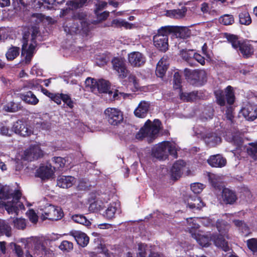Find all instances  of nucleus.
Wrapping results in <instances>:
<instances>
[{
    "label": "nucleus",
    "mask_w": 257,
    "mask_h": 257,
    "mask_svg": "<svg viewBox=\"0 0 257 257\" xmlns=\"http://www.w3.org/2000/svg\"><path fill=\"white\" fill-rule=\"evenodd\" d=\"M42 83L41 79H33L25 82L24 87L33 90H40L42 88L41 84Z\"/></svg>",
    "instance_id": "obj_36"
},
{
    "label": "nucleus",
    "mask_w": 257,
    "mask_h": 257,
    "mask_svg": "<svg viewBox=\"0 0 257 257\" xmlns=\"http://www.w3.org/2000/svg\"><path fill=\"white\" fill-rule=\"evenodd\" d=\"M30 32H25L22 39V55L25 57L26 63H30L34 53L36 43L35 38L39 32L38 29L36 27L32 28Z\"/></svg>",
    "instance_id": "obj_3"
},
{
    "label": "nucleus",
    "mask_w": 257,
    "mask_h": 257,
    "mask_svg": "<svg viewBox=\"0 0 257 257\" xmlns=\"http://www.w3.org/2000/svg\"><path fill=\"white\" fill-rule=\"evenodd\" d=\"M88 0H72L68 1L66 5L69 9L76 10L82 7Z\"/></svg>",
    "instance_id": "obj_39"
},
{
    "label": "nucleus",
    "mask_w": 257,
    "mask_h": 257,
    "mask_svg": "<svg viewBox=\"0 0 257 257\" xmlns=\"http://www.w3.org/2000/svg\"><path fill=\"white\" fill-rule=\"evenodd\" d=\"M248 248L252 251L257 252V238H251L247 240Z\"/></svg>",
    "instance_id": "obj_57"
},
{
    "label": "nucleus",
    "mask_w": 257,
    "mask_h": 257,
    "mask_svg": "<svg viewBox=\"0 0 257 257\" xmlns=\"http://www.w3.org/2000/svg\"><path fill=\"white\" fill-rule=\"evenodd\" d=\"M59 248L63 251H69L73 249V243L67 240L62 241L59 246Z\"/></svg>",
    "instance_id": "obj_54"
},
{
    "label": "nucleus",
    "mask_w": 257,
    "mask_h": 257,
    "mask_svg": "<svg viewBox=\"0 0 257 257\" xmlns=\"http://www.w3.org/2000/svg\"><path fill=\"white\" fill-rule=\"evenodd\" d=\"M233 222L235 225L239 228V230L242 233V235L246 236L250 233L249 228L241 221L239 220H234Z\"/></svg>",
    "instance_id": "obj_43"
},
{
    "label": "nucleus",
    "mask_w": 257,
    "mask_h": 257,
    "mask_svg": "<svg viewBox=\"0 0 257 257\" xmlns=\"http://www.w3.org/2000/svg\"><path fill=\"white\" fill-rule=\"evenodd\" d=\"M241 113L247 120L253 121L257 118V105L247 103L240 110Z\"/></svg>",
    "instance_id": "obj_15"
},
{
    "label": "nucleus",
    "mask_w": 257,
    "mask_h": 257,
    "mask_svg": "<svg viewBox=\"0 0 257 257\" xmlns=\"http://www.w3.org/2000/svg\"><path fill=\"white\" fill-rule=\"evenodd\" d=\"M70 234L75 239L77 243L82 247L86 246L89 240V237L84 232L80 231L72 230Z\"/></svg>",
    "instance_id": "obj_24"
},
{
    "label": "nucleus",
    "mask_w": 257,
    "mask_h": 257,
    "mask_svg": "<svg viewBox=\"0 0 257 257\" xmlns=\"http://www.w3.org/2000/svg\"><path fill=\"white\" fill-rule=\"evenodd\" d=\"M81 23L80 20H71L68 23L64 24L63 27L65 32L67 34L73 35L77 33L79 28V23Z\"/></svg>",
    "instance_id": "obj_27"
},
{
    "label": "nucleus",
    "mask_w": 257,
    "mask_h": 257,
    "mask_svg": "<svg viewBox=\"0 0 257 257\" xmlns=\"http://www.w3.org/2000/svg\"><path fill=\"white\" fill-rule=\"evenodd\" d=\"M219 21L224 25H229L234 23V18L232 15L226 14L221 16Z\"/></svg>",
    "instance_id": "obj_49"
},
{
    "label": "nucleus",
    "mask_w": 257,
    "mask_h": 257,
    "mask_svg": "<svg viewBox=\"0 0 257 257\" xmlns=\"http://www.w3.org/2000/svg\"><path fill=\"white\" fill-rule=\"evenodd\" d=\"M43 3H39V8H41L43 4L47 5V8L49 9L53 8L54 6H56L57 5H62L64 4L65 0H41Z\"/></svg>",
    "instance_id": "obj_44"
},
{
    "label": "nucleus",
    "mask_w": 257,
    "mask_h": 257,
    "mask_svg": "<svg viewBox=\"0 0 257 257\" xmlns=\"http://www.w3.org/2000/svg\"><path fill=\"white\" fill-rule=\"evenodd\" d=\"M20 54V48L12 46L9 48L6 53V57L8 61H12L17 58Z\"/></svg>",
    "instance_id": "obj_38"
},
{
    "label": "nucleus",
    "mask_w": 257,
    "mask_h": 257,
    "mask_svg": "<svg viewBox=\"0 0 257 257\" xmlns=\"http://www.w3.org/2000/svg\"><path fill=\"white\" fill-rule=\"evenodd\" d=\"M27 215L32 222L36 223L37 222L38 216L33 209L29 210L27 212Z\"/></svg>",
    "instance_id": "obj_62"
},
{
    "label": "nucleus",
    "mask_w": 257,
    "mask_h": 257,
    "mask_svg": "<svg viewBox=\"0 0 257 257\" xmlns=\"http://www.w3.org/2000/svg\"><path fill=\"white\" fill-rule=\"evenodd\" d=\"M171 32L170 26L162 27L158 30L157 34L154 36V45L159 50L165 52L168 49V35Z\"/></svg>",
    "instance_id": "obj_7"
},
{
    "label": "nucleus",
    "mask_w": 257,
    "mask_h": 257,
    "mask_svg": "<svg viewBox=\"0 0 257 257\" xmlns=\"http://www.w3.org/2000/svg\"><path fill=\"white\" fill-rule=\"evenodd\" d=\"M150 107L149 101L142 100L134 110V114L140 118L145 117L149 111Z\"/></svg>",
    "instance_id": "obj_23"
},
{
    "label": "nucleus",
    "mask_w": 257,
    "mask_h": 257,
    "mask_svg": "<svg viewBox=\"0 0 257 257\" xmlns=\"http://www.w3.org/2000/svg\"><path fill=\"white\" fill-rule=\"evenodd\" d=\"M186 7H182L181 9L173 10L167 12L168 15L173 18L181 19L185 17L187 12Z\"/></svg>",
    "instance_id": "obj_35"
},
{
    "label": "nucleus",
    "mask_w": 257,
    "mask_h": 257,
    "mask_svg": "<svg viewBox=\"0 0 257 257\" xmlns=\"http://www.w3.org/2000/svg\"><path fill=\"white\" fill-rule=\"evenodd\" d=\"M247 152L252 158L257 159V143L250 144L247 149Z\"/></svg>",
    "instance_id": "obj_52"
},
{
    "label": "nucleus",
    "mask_w": 257,
    "mask_h": 257,
    "mask_svg": "<svg viewBox=\"0 0 257 257\" xmlns=\"http://www.w3.org/2000/svg\"><path fill=\"white\" fill-rule=\"evenodd\" d=\"M113 69L117 71L119 76L122 78L127 76L128 71L127 70L124 59L122 58L116 57L112 60Z\"/></svg>",
    "instance_id": "obj_17"
},
{
    "label": "nucleus",
    "mask_w": 257,
    "mask_h": 257,
    "mask_svg": "<svg viewBox=\"0 0 257 257\" xmlns=\"http://www.w3.org/2000/svg\"><path fill=\"white\" fill-rule=\"evenodd\" d=\"M180 96L182 100L186 101H193L200 97L198 92L195 91L190 93H180Z\"/></svg>",
    "instance_id": "obj_42"
},
{
    "label": "nucleus",
    "mask_w": 257,
    "mask_h": 257,
    "mask_svg": "<svg viewBox=\"0 0 257 257\" xmlns=\"http://www.w3.org/2000/svg\"><path fill=\"white\" fill-rule=\"evenodd\" d=\"M199 219L189 218L186 219L187 226L186 229L191 234L192 237L195 238L197 242L202 246L207 247L209 245L210 242L212 240L217 247L221 248L225 251L229 250V247L225 238H228V231L230 226L228 223L222 220H218L216 222V227L219 232V235H212L209 237L201 233V231L197 230L199 225L197 221Z\"/></svg>",
    "instance_id": "obj_1"
},
{
    "label": "nucleus",
    "mask_w": 257,
    "mask_h": 257,
    "mask_svg": "<svg viewBox=\"0 0 257 257\" xmlns=\"http://www.w3.org/2000/svg\"><path fill=\"white\" fill-rule=\"evenodd\" d=\"M42 155L43 153L40 148L39 145L35 144L34 145H31L28 149L24 152L23 157L26 160L31 161L38 159Z\"/></svg>",
    "instance_id": "obj_16"
},
{
    "label": "nucleus",
    "mask_w": 257,
    "mask_h": 257,
    "mask_svg": "<svg viewBox=\"0 0 257 257\" xmlns=\"http://www.w3.org/2000/svg\"><path fill=\"white\" fill-rule=\"evenodd\" d=\"M72 220L78 223L88 226L91 224L90 221L83 215L75 214L72 216Z\"/></svg>",
    "instance_id": "obj_46"
},
{
    "label": "nucleus",
    "mask_w": 257,
    "mask_h": 257,
    "mask_svg": "<svg viewBox=\"0 0 257 257\" xmlns=\"http://www.w3.org/2000/svg\"><path fill=\"white\" fill-rule=\"evenodd\" d=\"M53 161L54 163L55 166L54 167V169L55 168L57 169H61L64 167L66 164V160L64 158L57 157H54L53 159Z\"/></svg>",
    "instance_id": "obj_51"
},
{
    "label": "nucleus",
    "mask_w": 257,
    "mask_h": 257,
    "mask_svg": "<svg viewBox=\"0 0 257 257\" xmlns=\"http://www.w3.org/2000/svg\"><path fill=\"white\" fill-rule=\"evenodd\" d=\"M13 222L15 227L18 229H23L26 227V220L23 218H16Z\"/></svg>",
    "instance_id": "obj_58"
},
{
    "label": "nucleus",
    "mask_w": 257,
    "mask_h": 257,
    "mask_svg": "<svg viewBox=\"0 0 257 257\" xmlns=\"http://www.w3.org/2000/svg\"><path fill=\"white\" fill-rule=\"evenodd\" d=\"M236 147L239 148L242 143V138L240 134L233 136L230 141Z\"/></svg>",
    "instance_id": "obj_59"
},
{
    "label": "nucleus",
    "mask_w": 257,
    "mask_h": 257,
    "mask_svg": "<svg viewBox=\"0 0 257 257\" xmlns=\"http://www.w3.org/2000/svg\"><path fill=\"white\" fill-rule=\"evenodd\" d=\"M28 246L32 245L34 250L37 254H47L49 253V249L45 246V242L42 239L36 237H32L27 239Z\"/></svg>",
    "instance_id": "obj_12"
},
{
    "label": "nucleus",
    "mask_w": 257,
    "mask_h": 257,
    "mask_svg": "<svg viewBox=\"0 0 257 257\" xmlns=\"http://www.w3.org/2000/svg\"><path fill=\"white\" fill-rule=\"evenodd\" d=\"M217 102L221 106H224L225 104V100L229 104H232L234 101V95L233 88L230 86H228L223 91L221 90H217L215 91Z\"/></svg>",
    "instance_id": "obj_9"
},
{
    "label": "nucleus",
    "mask_w": 257,
    "mask_h": 257,
    "mask_svg": "<svg viewBox=\"0 0 257 257\" xmlns=\"http://www.w3.org/2000/svg\"><path fill=\"white\" fill-rule=\"evenodd\" d=\"M106 94L108 96L107 97L110 101L118 100L120 99L121 97L125 98L129 96L128 94L119 92L116 89L108 91Z\"/></svg>",
    "instance_id": "obj_33"
},
{
    "label": "nucleus",
    "mask_w": 257,
    "mask_h": 257,
    "mask_svg": "<svg viewBox=\"0 0 257 257\" xmlns=\"http://www.w3.org/2000/svg\"><path fill=\"white\" fill-rule=\"evenodd\" d=\"M170 27L171 28V32H174L176 37L184 39L188 37L190 35V31L187 27L171 26Z\"/></svg>",
    "instance_id": "obj_30"
},
{
    "label": "nucleus",
    "mask_w": 257,
    "mask_h": 257,
    "mask_svg": "<svg viewBox=\"0 0 257 257\" xmlns=\"http://www.w3.org/2000/svg\"><path fill=\"white\" fill-rule=\"evenodd\" d=\"M239 23L242 25H249L251 23L250 15L246 10H244L239 14Z\"/></svg>",
    "instance_id": "obj_41"
},
{
    "label": "nucleus",
    "mask_w": 257,
    "mask_h": 257,
    "mask_svg": "<svg viewBox=\"0 0 257 257\" xmlns=\"http://www.w3.org/2000/svg\"><path fill=\"white\" fill-rule=\"evenodd\" d=\"M225 37L232 47L236 50L238 49L243 57L247 58L253 54V48L251 45L246 42H241L236 36L226 33Z\"/></svg>",
    "instance_id": "obj_6"
},
{
    "label": "nucleus",
    "mask_w": 257,
    "mask_h": 257,
    "mask_svg": "<svg viewBox=\"0 0 257 257\" xmlns=\"http://www.w3.org/2000/svg\"><path fill=\"white\" fill-rule=\"evenodd\" d=\"M181 76L178 72H175L173 78V88L175 89H180L181 87Z\"/></svg>",
    "instance_id": "obj_53"
},
{
    "label": "nucleus",
    "mask_w": 257,
    "mask_h": 257,
    "mask_svg": "<svg viewBox=\"0 0 257 257\" xmlns=\"http://www.w3.org/2000/svg\"><path fill=\"white\" fill-rule=\"evenodd\" d=\"M197 136L198 137H201L206 144L211 147H215L221 143V138L216 133H207L204 134L202 132H197Z\"/></svg>",
    "instance_id": "obj_14"
},
{
    "label": "nucleus",
    "mask_w": 257,
    "mask_h": 257,
    "mask_svg": "<svg viewBox=\"0 0 257 257\" xmlns=\"http://www.w3.org/2000/svg\"><path fill=\"white\" fill-rule=\"evenodd\" d=\"M177 151L178 148L175 143L166 141L154 147L152 149V155L158 159L164 160L167 158L169 154L177 158Z\"/></svg>",
    "instance_id": "obj_5"
},
{
    "label": "nucleus",
    "mask_w": 257,
    "mask_h": 257,
    "mask_svg": "<svg viewBox=\"0 0 257 257\" xmlns=\"http://www.w3.org/2000/svg\"><path fill=\"white\" fill-rule=\"evenodd\" d=\"M104 113L105 118L111 125H117L123 121V112L117 108L108 107L104 110Z\"/></svg>",
    "instance_id": "obj_10"
},
{
    "label": "nucleus",
    "mask_w": 257,
    "mask_h": 257,
    "mask_svg": "<svg viewBox=\"0 0 257 257\" xmlns=\"http://www.w3.org/2000/svg\"><path fill=\"white\" fill-rule=\"evenodd\" d=\"M222 196L223 201L228 204H232L236 200V196L235 193L228 188L223 189Z\"/></svg>",
    "instance_id": "obj_31"
},
{
    "label": "nucleus",
    "mask_w": 257,
    "mask_h": 257,
    "mask_svg": "<svg viewBox=\"0 0 257 257\" xmlns=\"http://www.w3.org/2000/svg\"><path fill=\"white\" fill-rule=\"evenodd\" d=\"M128 87L133 91H136L140 88V85L136 76L130 74L128 77Z\"/></svg>",
    "instance_id": "obj_45"
},
{
    "label": "nucleus",
    "mask_w": 257,
    "mask_h": 257,
    "mask_svg": "<svg viewBox=\"0 0 257 257\" xmlns=\"http://www.w3.org/2000/svg\"><path fill=\"white\" fill-rule=\"evenodd\" d=\"M21 95L22 99L28 104L36 105L39 102V99L32 91L27 92Z\"/></svg>",
    "instance_id": "obj_32"
},
{
    "label": "nucleus",
    "mask_w": 257,
    "mask_h": 257,
    "mask_svg": "<svg viewBox=\"0 0 257 257\" xmlns=\"http://www.w3.org/2000/svg\"><path fill=\"white\" fill-rule=\"evenodd\" d=\"M109 197L107 194H101L97 198L96 201L90 204L89 209L93 211H100L103 208L105 204L107 203Z\"/></svg>",
    "instance_id": "obj_22"
},
{
    "label": "nucleus",
    "mask_w": 257,
    "mask_h": 257,
    "mask_svg": "<svg viewBox=\"0 0 257 257\" xmlns=\"http://www.w3.org/2000/svg\"><path fill=\"white\" fill-rule=\"evenodd\" d=\"M76 179L70 176H59L57 178V185L62 188H68L75 183Z\"/></svg>",
    "instance_id": "obj_25"
},
{
    "label": "nucleus",
    "mask_w": 257,
    "mask_h": 257,
    "mask_svg": "<svg viewBox=\"0 0 257 257\" xmlns=\"http://www.w3.org/2000/svg\"><path fill=\"white\" fill-rule=\"evenodd\" d=\"M85 86L91 91L96 93V88L97 85V81L91 78H87L85 80Z\"/></svg>",
    "instance_id": "obj_47"
},
{
    "label": "nucleus",
    "mask_w": 257,
    "mask_h": 257,
    "mask_svg": "<svg viewBox=\"0 0 257 257\" xmlns=\"http://www.w3.org/2000/svg\"><path fill=\"white\" fill-rule=\"evenodd\" d=\"M22 193L19 190H13L9 186L0 188V199L8 200L5 204V209L9 214L18 215L19 210L24 209L20 201Z\"/></svg>",
    "instance_id": "obj_2"
},
{
    "label": "nucleus",
    "mask_w": 257,
    "mask_h": 257,
    "mask_svg": "<svg viewBox=\"0 0 257 257\" xmlns=\"http://www.w3.org/2000/svg\"><path fill=\"white\" fill-rule=\"evenodd\" d=\"M95 13L97 17L98 22H100L105 20L109 16V13L107 11H104L101 13H99V11H95Z\"/></svg>",
    "instance_id": "obj_60"
},
{
    "label": "nucleus",
    "mask_w": 257,
    "mask_h": 257,
    "mask_svg": "<svg viewBox=\"0 0 257 257\" xmlns=\"http://www.w3.org/2000/svg\"><path fill=\"white\" fill-rule=\"evenodd\" d=\"M6 235L10 237L12 235V228L6 222L0 219V236Z\"/></svg>",
    "instance_id": "obj_40"
},
{
    "label": "nucleus",
    "mask_w": 257,
    "mask_h": 257,
    "mask_svg": "<svg viewBox=\"0 0 257 257\" xmlns=\"http://www.w3.org/2000/svg\"><path fill=\"white\" fill-rule=\"evenodd\" d=\"M186 203L187 206L192 209L200 210L205 206L200 198L198 197H189Z\"/></svg>",
    "instance_id": "obj_28"
},
{
    "label": "nucleus",
    "mask_w": 257,
    "mask_h": 257,
    "mask_svg": "<svg viewBox=\"0 0 257 257\" xmlns=\"http://www.w3.org/2000/svg\"><path fill=\"white\" fill-rule=\"evenodd\" d=\"M12 132L8 126L3 124H0V135L10 137L12 135Z\"/></svg>",
    "instance_id": "obj_64"
},
{
    "label": "nucleus",
    "mask_w": 257,
    "mask_h": 257,
    "mask_svg": "<svg viewBox=\"0 0 257 257\" xmlns=\"http://www.w3.org/2000/svg\"><path fill=\"white\" fill-rule=\"evenodd\" d=\"M12 131L23 137L29 136L33 133V131L28 125L21 120H18L14 123Z\"/></svg>",
    "instance_id": "obj_18"
},
{
    "label": "nucleus",
    "mask_w": 257,
    "mask_h": 257,
    "mask_svg": "<svg viewBox=\"0 0 257 257\" xmlns=\"http://www.w3.org/2000/svg\"><path fill=\"white\" fill-rule=\"evenodd\" d=\"M54 174V169L51 165L48 164L41 166L36 172L37 176L43 180L50 179Z\"/></svg>",
    "instance_id": "obj_20"
},
{
    "label": "nucleus",
    "mask_w": 257,
    "mask_h": 257,
    "mask_svg": "<svg viewBox=\"0 0 257 257\" xmlns=\"http://www.w3.org/2000/svg\"><path fill=\"white\" fill-rule=\"evenodd\" d=\"M160 125L161 122L158 119H155L153 122L149 119L147 120L136 134V138L140 140L146 139L148 142H152L158 136Z\"/></svg>",
    "instance_id": "obj_4"
},
{
    "label": "nucleus",
    "mask_w": 257,
    "mask_h": 257,
    "mask_svg": "<svg viewBox=\"0 0 257 257\" xmlns=\"http://www.w3.org/2000/svg\"><path fill=\"white\" fill-rule=\"evenodd\" d=\"M225 115L226 119L228 120L229 122L230 123H232L234 116L232 106H229L227 108Z\"/></svg>",
    "instance_id": "obj_61"
},
{
    "label": "nucleus",
    "mask_w": 257,
    "mask_h": 257,
    "mask_svg": "<svg viewBox=\"0 0 257 257\" xmlns=\"http://www.w3.org/2000/svg\"><path fill=\"white\" fill-rule=\"evenodd\" d=\"M38 214L42 220L46 219L57 220L61 219L63 215L60 208L52 205H49L44 209H41Z\"/></svg>",
    "instance_id": "obj_8"
},
{
    "label": "nucleus",
    "mask_w": 257,
    "mask_h": 257,
    "mask_svg": "<svg viewBox=\"0 0 257 257\" xmlns=\"http://www.w3.org/2000/svg\"><path fill=\"white\" fill-rule=\"evenodd\" d=\"M185 165L182 160H178L173 164L169 172L172 180L176 181L181 177Z\"/></svg>",
    "instance_id": "obj_19"
},
{
    "label": "nucleus",
    "mask_w": 257,
    "mask_h": 257,
    "mask_svg": "<svg viewBox=\"0 0 257 257\" xmlns=\"http://www.w3.org/2000/svg\"><path fill=\"white\" fill-rule=\"evenodd\" d=\"M62 101L70 108H72L74 107V102L73 100H72L70 96L69 95L64 94L63 96H62Z\"/></svg>",
    "instance_id": "obj_63"
},
{
    "label": "nucleus",
    "mask_w": 257,
    "mask_h": 257,
    "mask_svg": "<svg viewBox=\"0 0 257 257\" xmlns=\"http://www.w3.org/2000/svg\"><path fill=\"white\" fill-rule=\"evenodd\" d=\"M128 64L133 67H141L146 61L145 56L140 52H133L128 54Z\"/></svg>",
    "instance_id": "obj_13"
},
{
    "label": "nucleus",
    "mask_w": 257,
    "mask_h": 257,
    "mask_svg": "<svg viewBox=\"0 0 257 257\" xmlns=\"http://www.w3.org/2000/svg\"><path fill=\"white\" fill-rule=\"evenodd\" d=\"M120 213V204L118 202L111 203L103 213V216L107 219L111 220L115 217V214Z\"/></svg>",
    "instance_id": "obj_21"
},
{
    "label": "nucleus",
    "mask_w": 257,
    "mask_h": 257,
    "mask_svg": "<svg viewBox=\"0 0 257 257\" xmlns=\"http://www.w3.org/2000/svg\"><path fill=\"white\" fill-rule=\"evenodd\" d=\"M110 87V84L108 81L104 79L97 80L96 93H107Z\"/></svg>",
    "instance_id": "obj_37"
},
{
    "label": "nucleus",
    "mask_w": 257,
    "mask_h": 257,
    "mask_svg": "<svg viewBox=\"0 0 257 257\" xmlns=\"http://www.w3.org/2000/svg\"><path fill=\"white\" fill-rule=\"evenodd\" d=\"M191 190L195 194L201 193L204 188V185L199 183H194L191 185Z\"/></svg>",
    "instance_id": "obj_55"
},
{
    "label": "nucleus",
    "mask_w": 257,
    "mask_h": 257,
    "mask_svg": "<svg viewBox=\"0 0 257 257\" xmlns=\"http://www.w3.org/2000/svg\"><path fill=\"white\" fill-rule=\"evenodd\" d=\"M13 6L15 12L20 14L27 10L28 4L23 0H13Z\"/></svg>",
    "instance_id": "obj_34"
},
{
    "label": "nucleus",
    "mask_w": 257,
    "mask_h": 257,
    "mask_svg": "<svg viewBox=\"0 0 257 257\" xmlns=\"http://www.w3.org/2000/svg\"><path fill=\"white\" fill-rule=\"evenodd\" d=\"M207 176L209 182L212 185L216 188L218 187V184L221 182V177L218 175L207 173Z\"/></svg>",
    "instance_id": "obj_48"
},
{
    "label": "nucleus",
    "mask_w": 257,
    "mask_h": 257,
    "mask_svg": "<svg viewBox=\"0 0 257 257\" xmlns=\"http://www.w3.org/2000/svg\"><path fill=\"white\" fill-rule=\"evenodd\" d=\"M20 109V106L13 101L8 103L4 106V109L7 112H16Z\"/></svg>",
    "instance_id": "obj_50"
},
{
    "label": "nucleus",
    "mask_w": 257,
    "mask_h": 257,
    "mask_svg": "<svg viewBox=\"0 0 257 257\" xmlns=\"http://www.w3.org/2000/svg\"><path fill=\"white\" fill-rule=\"evenodd\" d=\"M168 65L167 59L162 58L157 64L156 70V75L158 77H162L168 69Z\"/></svg>",
    "instance_id": "obj_29"
},
{
    "label": "nucleus",
    "mask_w": 257,
    "mask_h": 257,
    "mask_svg": "<svg viewBox=\"0 0 257 257\" xmlns=\"http://www.w3.org/2000/svg\"><path fill=\"white\" fill-rule=\"evenodd\" d=\"M194 51L192 50H182L181 52V57L186 61H192Z\"/></svg>",
    "instance_id": "obj_56"
},
{
    "label": "nucleus",
    "mask_w": 257,
    "mask_h": 257,
    "mask_svg": "<svg viewBox=\"0 0 257 257\" xmlns=\"http://www.w3.org/2000/svg\"><path fill=\"white\" fill-rule=\"evenodd\" d=\"M184 74L186 78L192 81V83L195 85H202L206 77V72L203 70L192 71L186 68L184 69Z\"/></svg>",
    "instance_id": "obj_11"
},
{
    "label": "nucleus",
    "mask_w": 257,
    "mask_h": 257,
    "mask_svg": "<svg viewBox=\"0 0 257 257\" xmlns=\"http://www.w3.org/2000/svg\"><path fill=\"white\" fill-rule=\"evenodd\" d=\"M208 163L213 167L221 168L226 164V160L219 154L213 155L207 160Z\"/></svg>",
    "instance_id": "obj_26"
}]
</instances>
